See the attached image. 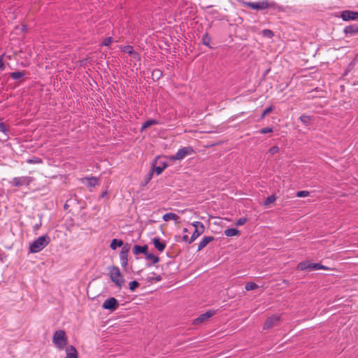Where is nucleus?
Returning a JSON list of instances; mask_svg holds the SVG:
<instances>
[{
  "label": "nucleus",
  "mask_w": 358,
  "mask_h": 358,
  "mask_svg": "<svg viewBox=\"0 0 358 358\" xmlns=\"http://www.w3.org/2000/svg\"><path fill=\"white\" fill-rule=\"evenodd\" d=\"M113 41V39L111 36L106 38L101 43L102 45L108 46L110 43H112Z\"/></svg>",
  "instance_id": "obj_38"
},
{
  "label": "nucleus",
  "mask_w": 358,
  "mask_h": 358,
  "mask_svg": "<svg viewBox=\"0 0 358 358\" xmlns=\"http://www.w3.org/2000/svg\"><path fill=\"white\" fill-rule=\"evenodd\" d=\"M130 250V245L126 243L122 246L121 249V252L120 254V259L121 262V265L123 267H126L128 264V254Z\"/></svg>",
  "instance_id": "obj_8"
},
{
  "label": "nucleus",
  "mask_w": 358,
  "mask_h": 358,
  "mask_svg": "<svg viewBox=\"0 0 358 358\" xmlns=\"http://www.w3.org/2000/svg\"><path fill=\"white\" fill-rule=\"evenodd\" d=\"M192 226L194 227L195 229H198L200 227L204 228L203 224L201 223V222H198V221L193 222Z\"/></svg>",
  "instance_id": "obj_46"
},
{
  "label": "nucleus",
  "mask_w": 358,
  "mask_h": 358,
  "mask_svg": "<svg viewBox=\"0 0 358 358\" xmlns=\"http://www.w3.org/2000/svg\"><path fill=\"white\" fill-rule=\"evenodd\" d=\"M50 238L48 235H43L34 241L29 245V252L37 253L45 248L50 243Z\"/></svg>",
  "instance_id": "obj_2"
},
{
  "label": "nucleus",
  "mask_w": 358,
  "mask_h": 358,
  "mask_svg": "<svg viewBox=\"0 0 358 358\" xmlns=\"http://www.w3.org/2000/svg\"><path fill=\"white\" fill-rule=\"evenodd\" d=\"M340 16L344 21L355 20L358 18V11L345 10L341 13Z\"/></svg>",
  "instance_id": "obj_10"
},
{
  "label": "nucleus",
  "mask_w": 358,
  "mask_h": 358,
  "mask_svg": "<svg viewBox=\"0 0 358 358\" xmlns=\"http://www.w3.org/2000/svg\"><path fill=\"white\" fill-rule=\"evenodd\" d=\"M313 117L309 116V115H302L300 116L299 117V120H301V122L308 126L310 124V122L312 120Z\"/></svg>",
  "instance_id": "obj_28"
},
{
  "label": "nucleus",
  "mask_w": 358,
  "mask_h": 358,
  "mask_svg": "<svg viewBox=\"0 0 358 358\" xmlns=\"http://www.w3.org/2000/svg\"><path fill=\"white\" fill-rule=\"evenodd\" d=\"M25 75L24 71H15L10 73V76L13 80H18L22 77H24Z\"/></svg>",
  "instance_id": "obj_27"
},
{
  "label": "nucleus",
  "mask_w": 358,
  "mask_h": 358,
  "mask_svg": "<svg viewBox=\"0 0 358 358\" xmlns=\"http://www.w3.org/2000/svg\"><path fill=\"white\" fill-rule=\"evenodd\" d=\"M167 167V164L165 162H161L159 166L153 165L152 171L155 172L157 175H160L163 171Z\"/></svg>",
  "instance_id": "obj_20"
},
{
  "label": "nucleus",
  "mask_w": 358,
  "mask_h": 358,
  "mask_svg": "<svg viewBox=\"0 0 358 358\" xmlns=\"http://www.w3.org/2000/svg\"><path fill=\"white\" fill-rule=\"evenodd\" d=\"M278 152H279V148L277 145H274V146L271 147L268 150V152L271 155H274Z\"/></svg>",
  "instance_id": "obj_42"
},
{
  "label": "nucleus",
  "mask_w": 358,
  "mask_h": 358,
  "mask_svg": "<svg viewBox=\"0 0 358 358\" xmlns=\"http://www.w3.org/2000/svg\"><path fill=\"white\" fill-rule=\"evenodd\" d=\"M33 181L34 178L30 176L15 177L10 181V184L13 187H20L23 185L29 186Z\"/></svg>",
  "instance_id": "obj_6"
},
{
  "label": "nucleus",
  "mask_w": 358,
  "mask_h": 358,
  "mask_svg": "<svg viewBox=\"0 0 358 358\" xmlns=\"http://www.w3.org/2000/svg\"><path fill=\"white\" fill-rule=\"evenodd\" d=\"M274 110V107L273 106H271L268 108H266L262 113V114L260 116V120H263L265 116L270 113H271Z\"/></svg>",
  "instance_id": "obj_34"
},
{
  "label": "nucleus",
  "mask_w": 358,
  "mask_h": 358,
  "mask_svg": "<svg viewBox=\"0 0 358 358\" xmlns=\"http://www.w3.org/2000/svg\"><path fill=\"white\" fill-rule=\"evenodd\" d=\"M319 269L327 270V271L330 270V268L329 267L324 266L320 263L310 262L309 270L313 271V270H319Z\"/></svg>",
  "instance_id": "obj_22"
},
{
  "label": "nucleus",
  "mask_w": 358,
  "mask_h": 358,
  "mask_svg": "<svg viewBox=\"0 0 358 358\" xmlns=\"http://www.w3.org/2000/svg\"><path fill=\"white\" fill-rule=\"evenodd\" d=\"M183 232H187V229L186 228L183 229Z\"/></svg>",
  "instance_id": "obj_51"
},
{
  "label": "nucleus",
  "mask_w": 358,
  "mask_h": 358,
  "mask_svg": "<svg viewBox=\"0 0 358 358\" xmlns=\"http://www.w3.org/2000/svg\"><path fill=\"white\" fill-rule=\"evenodd\" d=\"M148 245H144L143 246L135 245L133 248V252L134 255H138L140 253H143L145 255L148 253Z\"/></svg>",
  "instance_id": "obj_19"
},
{
  "label": "nucleus",
  "mask_w": 358,
  "mask_h": 358,
  "mask_svg": "<svg viewBox=\"0 0 358 358\" xmlns=\"http://www.w3.org/2000/svg\"><path fill=\"white\" fill-rule=\"evenodd\" d=\"M258 287V285L253 282H249L245 284V289L246 291H251L256 289Z\"/></svg>",
  "instance_id": "obj_31"
},
{
  "label": "nucleus",
  "mask_w": 358,
  "mask_h": 358,
  "mask_svg": "<svg viewBox=\"0 0 358 358\" xmlns=\"http://www.w3.org/2000/svg\"><path fill=\"white\" fill-rule=\"evenodd\" d=\"M357 62H358V57H357V54L355 55V57H354V59L350 62V63L346 67V69H345L344 73L343 74V76H346L350 72H351L355 69V66H356Z\"/></svg>",
  "instance_id": "obj_17"
},
{
  "label": "nucleus",
  "mask_w": 358,
  "mask_h": 358,
  "mask_svg": "<svg viewBox=\"0 0 358 358\" xmlns=\"http://www.w3.org/2000/svg\"><path fill=\"white\" fill-rule=\"evenodd\" d=\"M66 358H78V352L76 348L73 345L66 347Z\"/></svg>",
  "instance_id": "obj_16"
},
{
  "label": "nucleus",
  "mask_w": 358,
  "mask_h": 358,
  "mask_svg": "<svg viewBox=\"0 0 358 358\" xmlns=\"http://www.w3.org/2000/svg\"><path fill=\"white\" fill-rule=\"evenodd\" d=\"M242 5L245 7L257 10H262L267 8H272L278 11H282L283 8L275 2L268 0H262L257 2L243 1Z\"/></svg>",
  "instance_id": "obj_1"
},
{
  "label": "nucleus",
  "mask_w": 358,
  "mask_h": 358,
  "mask_svg": "<svg viewBox=\"0 0 358 358\" xmlns=\"http://www.w3.org/2000/svg\"><path fill=\"white\" fill-rule=\"evenodd\" d=\"M119 307V302L115 297H110L104 301L102 304V308L109 310L111 312L115 311Z\"/></svg>",
  "instance_id": "obj_7"
},
{
  "label": "nucleus",
  "mask_w": 358,
  "mask_h": 358,
  "mask_svg": "<svg viewBox=\"0 0 358 358\" xmlns=\"http://www.w3.org/2000/svg\"><path fill=\"white\" fill-rule=\"evenodd\" d=\"M162 280V278L160 275H157L156 276H149L147 278L148 282L152 283L153 282H159Z\"/></svg>",
  "instance_id": "obj_33"
},
{
  "label": "nucleus",
  "mask_w": 358,
  "mask_h": 358,
  "mask_svg": "<svg viewBox=\"0 0 358 358\" xmlns=\"http://www.w3.org/2000/svg\"><path fill=\"white\" fill-rule=\"evenodd\" d=\"M214 240L213 236H204L202 240L199 242L198 245V251L201 250L204 248L210 242Z\"/></svg>",
  "instance_id": "obj_18"
},
{
  "label": "nucleus",
  "mask_w": 358,
  "mask_h": 358,
  "mask_svg": "<svg viewBox=\"0 0 358 358\" xmlns=\"http://www.w3.org/2000/svg\"><path fill=\"white\" fill-rule=\"evenodd\" d=\"M345 36H352L358 34V24L346 26L343 30Z\"/></svg>",
  "instance_id": "obj_13"
},
{
  "label": "nucleus",
  "mask_w": 358,
  "mask_h": 358,
  "mask_svg": "<svg viewBox=\"0 0 358 358\" xmlns=\"http://www.w3.org/2000/svg\"><path fill=\"white\" fill-rule=\"evenodd\" d=\"M152 241L155 248L157 250H158L159 252L164 250L166 248V243L164 241H162L159 237H155Z\"/></svg>",
  "instance_id": "obj_14"
},
{
  "label": "nucleus",
  "mask_w": 358,
  "mask_h": 358,
  "mask_svg": "<svg viewBox=\"0 0 358 358\" xmlns=\"http://www.w3.org/2000/svg\"><path fill=\"white\" fill-rule=\"evenodd\" d=\"M216 310H210L206 312L205 313L201 314L199 317L194 320L193 324H200L204 321L207 320L208 319L213 317L214 315H215Z\"/></svg>",
  "instance_id": "obj_11"
},
{
  "label": "nucleus",
  "mask_w": 358,
  "mask_h": 358,
  "mask_svg": "<svg viewBox=\"0 0 358 358\" xmlns=\"http://www.w3.org/2000/svg\"><path fill=\"white\" fill-rule=\"evenodd\" d=\"M106 194H107L106 192H103L101 194V197H103Z\"/></svg>",
  "instance_id": "obj_49"
},
{
  "label": "nucleus",
  "mask_w": 358,
  "mask_h": 358,
  "mask_svg": "<svg viewBox=\"0 0 358 358\" xmlns=\"http://www.w3.org/2000/svg\"><path fill=\"white\" fill-rule=\"evenodd\" d=\"M280 318L281 317L280 315H273L268 317L264 324V329H271L277 326L280 320Z\"/></svg>",
  "instance_id": "obj_9"
},
{
  "label": "nucleus",
  "mask_w": 358,
  "mask_h": 358,
  "mask_svg": "<svg viewBox=\"0 0 358 358\" xmlns=\"http://www.w3.org/2000/svg\"><path fill=\"white\" fill-rule=\"evenodd\" d=\"M276 200V196L274 194L268 196L264 202V206L273 203Z\"/></svg>",
  "instance_id": "obj_35"
},
{
  "label": "nucleus",
  "mask_w": 358,
  "mask_h": 358,
  "mask_svg": "<svg viewBox=\"0 0 358 358\" xmlns=\"http://www.w3.org/2000/svg\"><path fill=\"white\" fill-rule=\"evenodd\" d=\"M182 240H183L184 241H188V236H187V235H184V236H182Z\"/></svg>",
  "instance_id": "obj_48"
},
{
  "label": "nucleus",
  "mask_w": 358,
  "mask_h": 358,
  "mask_svg": "<svg viewBox=\"0 0 358 358\" xmlns=\"http://www.w3.org/2000/svg\"><path fill=\"white\" fill-rule=\"evenodd\" d=\"M5 54H2L1 56H0V70L1 71H3L6 68V66H5V64L3 63V57H4Z\"/></svg>",
  "instance_id": "obj_43"
},
{
  "label": "nucleus",
  "mask_w": 358,
  "mask_h": 358,
  "mask_svg": "<svg viewBox=\"0 0 358 358\" xmlns=\"http://www.w3.org/2000/svg\"><path fill=\"white\" fill-rule=\"evenodd\" d=\"M121 50L123 52H124L129 54V55L132 56L134 59H139V55H138V53L134 50V48L131 45L123 46L122 48H121Z\"/></svg>",
  "instance_id": "obj_15"
},
{
  "label": "nucleus",
  "mask_w": 358,
  "mask_h": 358,
  "mask_svg": "<svg viewBox=\"0 0 358 358\" xmlns=\"http://www.w3.org/2000/svg\"><path fill=\"white\" fill-rule=\"evenodd\" d=\"M357 57H358V52H357Z\"/></svg>",
  "instance_id": "obj_53"
},
{
  "label": "nucleus",
  "mask_w": 358,
  "mask_h": 358,
  "mask_svg": "<svg viewBox=\"0 0 358 358\" xmlns=\"http://www.w3.org/2000/svg\"><path fill=\"white\" fill-rule=\"evenodd\" d=\"M108 269L111 280L117 285V287L121 288L124 280L119 268L116 266H113L109 267Z\"/></svg>",
  "instance_id": "obj_4"
},
{
  "label": "nucleus",
  "mask_w": 358,
  "mask_h": 358,
  "mask_svg": "<svg viewBox=\"0 0 358 358\" xmlns=\"http://www.w3.org/2000/svg\"><path fill=\"white\" fill-rule=\"evenodd\" d=\"M264 32L268 36H272L273 35V31L269 29L264 30Z\"/></svg>",
  "instance_id": "obj_47"
},
{
  "label": "nucleus",
  "mask_w": 358,
  "mask_h": 358,
  "mask_svg": "<svg viewBox=\"0 0 358 358\" xmlns=\"http://www.w3.org/2000/svg\"><path fill=\"white\" fill-rule=\"evenodd\" d=\"M247 222V219L245 217H241L239 218L237 221L236 224L237 226H241L243 225Z\"/></svg>",
  "instance_id": "obj_44"
},
{
  "label": "nucleus",
  "mask_w": 358,
  "mask_h": 358,
  "mask_svg": "<svg viewBox=\"0 0 358 358\" xmlns=\"http://www.w3.org/2000/svg\"><path fill=\"white\" fill-rule=\"evenodd\" d=\"M179 216L173 213H167L163 215V220L166 222L169 220H175L177 222Z\"/></svg>",
  "instance_id": "obj_24"
},
{
  "label": "nucleus",
  "mask_w": 358,
  "mask_h": 358,
  "mask_svg": "<svg viewBox=\"0 0 358 358\" xmlns=\"http://www.w3.org/2000/svg\"><path fill=\"white\" fill-rule=\"evenodd\" d=\"M211 41V38L208 35V33L205 34L202 37V43L203 45L210 47V43Z\"/></svg>",
  "instance_id": "obj_32"
},
{
  "label": "nucleus",
  "mask_w": 358,
  "mask_h": 358,
  "mask_svg": "<svg viewBox=\"0 0 358 358\" xmlns=\"http://www.w3.org/2000/svg\"><path fill=\"white\" fill-rule=\"evenodd\" d=\"M42 159L39 157H34L31 159L27 160L28 164H41L42 163Z\"/></svg>",
  "instance_id": "obj_36"
},
{
  "label": "nucleus",
  "mask_w": 358,
  "mask_h": 358,
  "mask_svg": "<svg viewBox=\"0 0 358 358\" xmlns=\"http://www.w3.org/2000/svg\"><path fill=\"white\" fill-rule=\"evenodd\" d=\"M310 192L308 191H299L296 192V196L298 197H306L309 196Z\"/></svg>",
  "instance_id": "obj_40"
},
{
  "label": "nucleus",
  "mask_w": 358,
  "mask_h": 358,
  "mask_svg": "<svg viewBox=\"0 0 358 358\" xmlns=\"http://www.w3.org/2000/svg\"><path fill=\"white\" fill-rule=\"evenodd\" d=\"M81 182L85 184L87 187L92 188L94 187L96 185L99 184V178L92 176V177H85L81 179Z\"/></svg>",
  "instance_id": "obj_12"
},
{
  "label": "nucleus",
  "mask_w": 358,
  "mask_h": 358,
  "mask_svg": "<svg viewBox=\"0 0 358 358\" xmlns=\"http://www.w3.org/2000/svg\"><path fill=\"white\" fill-rule=\"evenodd\" d=\"M159 122L157 120L150 119L145 121L141 126V131H143L152 125L159 124Z\"/></svg>",
  "instance_id": "obj_23"
},
{
  "label": "nucleus",
  "mask_w": 358,
  "mask_h": 358,
  "mask_svg": "<svg viewBox=\"0 0 358 358\" xmlns=\"http://www.w3.org/2000/svg\"><path fill=\"white\" fill-rule=\"evenodd\" d=\"M155 72H159V70L154 71H153V73H154Z\"/></svg>",
  "instance_id": "obj_52"
},
{
  "label": "nucleus",
  "mask_w": 358,
  "mask_h": 358,
  "mask_svg": "<svg viewBox=\"0 0 358 358\" xmlns=\"http://www.w3.org/2000/svg\"><path fill=\"white\" fill-rule=\"evenodd\" d=\"M145 259L151 260L153 264H157V263H158L159 262V257H157V256H156L155 255L148 253V252L145 255Z\"/></svg>",
  "instance_id": "obj_30"
},
{
  "label": "nucleus",
  "mask_w": 358,
  "mask_h": 358,
  "mask_svg": "<svg viewBox=\"0 0 358 358\" xmlns=\"http://www.w3.org/2000/svg\"><path fill=\"white\" fill-rule=\"evenodd\" d=\"M310 266V262L308 261H303L300 262L297 268L301 271H305L306 269H309Z\"/></svg>",
  "instance_id": "obj_29"
},
{
  "label": "nucleus",
  "mask_w": 358,
  "mask_h": 358,
  "mask_svg": "<svg viewBox=\"0 0 358 358\" xmlns=\"http://www.w3.org/2000/svg\"><path fill=\"white\" fill-rule=\"evenodd\" d=\"M153 173H154L153 171L151 170L148 173V175L146 176V177L145 178V180L146 183H148L152 178Z\"/></svg>",
  "instance_id": "obj_45"
},
{
  "label": "nucleus",
  "mask_w": 358,
  "mask_h": 358,
  "mask_svg": "<svg viewBox=\"0 0 358 358\" xmlns=\"http://www.w3.org/2000/svg\"><path fill=\"white\" fill-rule=\"evenodd\" d=\"M52 342L59 350H63L68 344V338L64 330L56 331L52 336Z\"/></svg>",
  "instance_id": "obj_3"
},
{
  "label": "nucleus",
  "mask_w": 358,
  "mask_h": 358,
  "mask_svg": "<svg viewBox=\"0 0 358 358\" xmlns=\"http://www.w3.org/2000/svg\"><path fill=\"white\" fill-rule=\"evenodd\" d=\"M239 234H240L239 230H238L237 229H235V228H229L224 231V234L229 237L237 236V235H239Z\"/></svg>",
  "instance_id": "obj_26"
},
{
  "label": "nucleus",
  "mask_w": 358,
  "mask_h": 358,
  "mask_svg": "<svg viewBox=\"0 0 358 358\" xmlns=\"http://www.w3.org/2000/svg\"><path fill=\"white\" fill-rule=\"evenodd\" d=\"M0 131L3 132L5 134H7L8 132V129L7 126L2 122L0 121Z\"/></svg>",
  "instance_id": "obj_39"
},
{
  "label": "nucleus",
  "mask_w": 358,
  "mask_h": 358,
  "mask_svg": "<svg viewBox=\"0 0 358 358\" xmlns=\"http://www.w3.org/2000/svg\"><path fill=\"white\" fill-rule=\"evenodd\" d=\"M272 131H273V127H264L259 130V133L262 134L270 133Z\"/></svg>",
  "instance_id": "obj_41"
},
{
  "label": "nucleus",
  "mask_w": 358,
  "mask_h": 358,
  "mask_svg": "<svg viewBox=\"0 0 358 358\" xmlns=\"http://www.w3.org/2000/svg\"><path fill=\"white\" fill-rule=\"evenodd\" d=\"M205 228H198L195 229L194 231L193 232L189 241V243H192L194 240H196L201 234H202L204 232Z\"/></svg>",
  "instance_id": "obj_21"
},
{
  "label": "nucleus",
  "mask_w": 358,
  "mask_h": 358,
  "mask_svg": "<svg viewBox=\"0 0 358 358\" xmlns=\"http://www.w3.org/2000/svg\"><path fill=\"white\" fill-rule=\"evenodd\" d=\"M129 285V289L131 292H134L139 286V282H137L136 280H133V281L130 282Z\"/></svg>",
  "instance_id": "obj_37"
},
{
  "label": "nucleus",
  "mask_w": 358,
  "mask_h": 358,
  "mask_svg": "<svg viewBox=\"0 0 358 358\" xmlns=\"http://www.w3.org/2000/svg\"><path fill=\"white\" fill-rule=\"evenodd\" d=\"M124 245L122 240L114 238L112 240L110 247L112 250H116L117 247H122Z\"/></svg>",
  "instance_id": "obj_25"
},
{
  "label": "nucleus",
  "mask_w": 358,
  "mask_h": 358,
  "mask_svg": "<svg viewBox=\"0 0 358 358\" xmlns=\"http://www.w3.org/2000/svg\"><path fill=\"white\" fill-rule=\"evenodd\" d=\"M38 228V224H36V225L34 226V229H37Z\"/></svg>",
  "instance_id": "obj_50"
},
{
  "label": "nucleus",
  "mask_w": 358,
  "mask_h": 358,
  "mask_svg": "<svg viewBox=\"0 0 358 358\" xmlns=\"http://www.w3.org/2000/svg\"><path fill=\"white\" fill-rule=\"evenodd\" d=\"M194 153L195 151L192 146H186L179 149L174 155L170 156L169 159L171 161L182 160L185 157L192 155Z\"/></svg>",
  "instance_id": "obj_5"
}]
</instances>
